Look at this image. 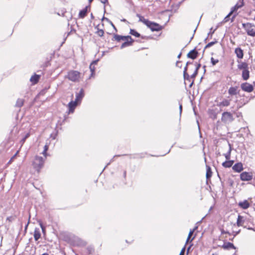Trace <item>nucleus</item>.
<instances>
[{
  "mask_svg": "<svg viewBox=\"0 0 255 255\" xmlns=\"http://www.w3.org/2000/svg\"><path fill=\"white\" fill-rule=\"evenodd\" d=\"M66 77L72 82H78L80 78V73L78 71L71 70L67 73Z\"/></svg>",
  "mask_w": 255,
  "mask_h": 255,
  "instance_id": "obj_5",
  "label": "nucleus"
},
{
  "mask_svg": "<svg viewBox=\"0 0 255 255\" xmlns=\"http://www.w3.org/2000/svg\"><path fill=\"white\" fill-rule=\"evenodd\" d=\"M244 217L241 215H239L237 221V225L238 227L242 226L244 222Z\"/></svg>",
  "mask_w": 255,
  "mask_h": 255,
  "instance_id": "obj_25",
  "label": "nucleus"
},
{
  "mask_svg": "<svg viewBox=\"0 0 255 255\" xmlns=\"http://www.w3.org/2000/svg\"><path fill=\"white\" fill-rule=\"evenodd\" d=\"M198 72L197 69H195L193 73L190 76L192 79H194L197 75L198 74Z\"/></svg>",
  "mask_w": 255,
  "mask_h": 255,
  "instance_id": "obj_38",
  "label": "nucleus"
},
{
  "mask_svg": "<svg viewBox=\"0 0 255 255\" xmlns=\"http://www.w3.org/2000/svg\"><path fill=\"white\" fill-rule=\"evenodd\" d=\"M136 16L139 18V21L143 22L146 25L149 21L148 19H145L143 16L139 14H137Z\"/></svg>",
  "mask_w": 255,
  "mask_h": 255,
  "instance_id": "obj_27",
  "label": "nucleus"
},
{
  "mask_svg": "<svg viewBox=\"0 0 255 255\" xmlns=\"http://www.w3.org/2000/svg\"><path fill=\"white\" fill-rule=\"evenodd\" d=\"M181 54H182V53H181V52H180V53L178 54V55L177 56V58H180V57H181Z\"/></svg>",
  "mask_w": 255,
  "mask_h": 255,
  "instance_id": "obj_58",
  "label": "nucleus"
},
{
  "mask_svg": "<svg viewBox=\"0 0 255 255\" xmlns=\"http://www.w3.org/2000/svg\"><path fill=\"white\" fill-rule=\"evenodd\" d=\"M181 63L180 61H177L176 62V66H178V67H181V65H180V63Z\"/></svg>",
  "mask_w": 255,
  "mask_h": 255,
  "instance_id": "obj_52",
  "label": "nucleus"
},
{
  "mask_svg": "<svg viewBox=\"0 0 255 255\" xmlns=\"http://www.w3.org/2000/svg\"><path fill=\"white\" fill-rule=\"evenodd\" d=\"M34 239L35 241H37L41 237L40 229L38 228H35L34 231Z\"/></svg>",
  "mask_w": 255,
  "mask_h": 255,
  "instance_id": "obj_18",
  "label": "nucleus"
},
{
  "mask_svg": "<svg viewBox=\"0 0 255 255\" xmlns=\"http://www.w3.org/2000/svg\"><path fill=\"white\" fill-rule=\"evenodd\" d=\"M216 43H217V40L216 39H215V40L214 41H212V42L208 43L206 45L205 49L213 46L214 44H216Z\"/></svg>",
  "mask_w": 255,
  "mask_h": 255,
  "instance_id": "obj_36",
  "label": "nucleus"
},
{
  "mask_svg": "<svg viewBox=\"0 0 255 255\" xmlns=\"http://www.w3.org/2000/svg\"><path fill=\"white\" fill-rule=\"evenodd\" d=\"M39 225L42 229V232L44 233L45 231V227L43 226V225L41 222H39Z\"/></svg>",
  "mask_w": 255,
  "mask_h": 255,
  "instance_id": "obj_42",
  "label": "nucleus"
},
{
  "mask_svg": "<svg viewBox=\"0 0 255 255\" xmlns=\"http://www.w3.org/2000/svg\"><path fill=\"white\" fill-rule=\"evenodd\" d=\"M48 148H49V144H46L44 146L43 150H45V151H47V150H48Z\"/></svg>",
  "mask_w": 255,
  "mask_h": 255,
  "instance_id": "obj_45",
  "label": "nucleus"
},
{
  "mask_svg": "<svg viewBox=\"0 0 255 255\" xmlns=\"http://www.w3.org/2000/svg\"><path fill=\"white\" fill-rule=\"evenodd\" d=\"M243 27L246 30L248 35L251 36H255V25L251 23H243Z\"/></svg>",
  "mask_w": 255,
  "mask_h": 255,
  "instance_id": "obj_6",
  "label": "nucleus"
},
{
  "mask_svg": "<svg viewBox=\"0 0 255 255\" xmlns=\"http://www.w3.org/2000/svg\"><path fill=\"white\" fill-rule=\"evenodd\" d=\"M221 100L220 102H218L217 99H216L215 100V102H217V106L221 109L222 108L230 106L232 100V97L229 96L226 98H221Z\"/></svg>",
  "mask_w": 255,
  "mask_h": 255,
  "instance_id": "obj_4",
  "label": "nucleus"
},
{
  "mask_svg": "<svg viewBox=\"0 0 255 255\" xmlns=\"http://www.w3.org/2000/svg\"><path fill=\"white\" fill-rule=\"evenodd\" d=\"M42 153L44 156L45 158H46L48 155L47 151L45 150H43V152H42Z\"/></svg>",
  "mask_w": 255,
  "mask_h": 255,
  "instance_id": "obj_46",
  "label": "nucleus"
},
{
  "mask_svg": "<svg viewBox=\"0 0 255 255\" xmlns=\"http://www.w3.org/2000/svg\"><path fill=\"white\" fill-rule=\"evenodd\" d=\"M208 114L211 118L213 119L217 118V113L213 110H209Z\"/></svg>",
  "mask_w": 255,
  "mask_h": 255,
  "instance_id": "obj_32",
  "label": "nucleus"
},
{
  "mask_svg": "<svg viewBox=\"0 0 255 255\" xmlns=\"http://www.w3.org/2000/svg\"><path fill=\"white\" fill-rule=\"evenodd\" d=\"M121 21H123V22H128V21L126 19H125V18H123V19H121Z\"/></svg>",
  "mask_w": 255,
  "mask_h": 255,
  "instance_id": "obj_56",
  "label": "nucleus"
},
{
  "mask_svg": "<svg viewBox=\"0 0 255 255\" xmlns=\"http://www.w3.org/2000/svg\"><path fill=\"white\" fill-rule=\"evenodd\" d=\"M191 245H190V246L187 248V254H188V253H189V250H190V248H191Z\"/></svg>",
  "mask_w": 255,
  "mask_h": 255,
  "instance_id": "obj_55",
  "label": "nucleus"
},
{
  "mask_svg": "<svg viewBox=\"0 0 255 255\" xmlns=\"http://www.w3.org/2000/svg\"><path fill=\"white\" fill-rule=\"evenodd\" d=\"M198 54V52L196 50V48L191 50L187 55L188 58H190L191 59H196Z\"/></svg>",
  "mask_w": 255,
  "mask_h": 255,
  "instance_id": "obj_13",
  "label": "nucleus"
},
{
  "mask_svg": "<svg viewBox=\"0 0 255 255\" xmlns=\"http://www.w3.org/2000/svg\"><path fill=\"white\" fill-rule=\"evenodd\" d=\"M100 1L102 3L105 4L108 2V0H101Z\"/></svg>",
  "mask_w": 255,
  "mask_h": 255,
  "instance_id": "obj_53",
  "label": "nucleus"
},
{
  "mask_svg": "<svg viewBox=\"0 0 255 255\" xmlns=\"http://www.w3.org/2000/svg\"><path fill=\"white\" fill-rule=\"evenodd\" d=\"M241 88L243 91L248 93L252 92L254 90L253 86L247 82L242 83Z\"/></svg>",
  "mask_w": 255,
  "mask_h": 255,
  "instance_id": "obj_10",
  "label": "nucleus"
},
{
  "mask_svg": "<svg viewBox=\"0 0 255 255\" xmlns=\"http://www.w3.org/2000/svg\"><path fill=\"white\" fill-rule=\"evenodd\" d=\"M24 101V100L22 99H18L15 104V107L21 108L23 105Z\"/></svg>",
  "mask_w": 255,
  "mask_h": 255,
  "instance_id": "obj_30",
  "label": "nucleus"
},
{
  "mask_svg": "<svg viewBox=\"0 0 255 255\" xmlns=\"http://www.w3.org/2000/svg\"><path fill=\"white\" fill-rule=\"evenodd\" d=\"M197 228V227H196L194 229L192 230H190L189 233V234H188V238L186 240V243L185 244L186 245L187 244V243L189 242L192 235L193 234L194 230Z\"/></svg>",
  "mask_w": 255,
  "mask_h": 255,
  "instance_id": "obj_35",
  "label": "nucleus"
},
{
  "mask_svg": "<svg viewBox=\"0 0 255 255\" xmlns=\"http://www.w3.org/2000/svg\"><path fill=\"white\" fill-rule=\"evenodd\" d=\"M42 255H49L47 253H43Z\"/></svg>",
  "mask_w": 255,
  "mask_h": 255,
  "instance_id": "obj_61",
  "label": "nucleus"
},
{
  "mask_svg": "<svg viewBox=\"0 0 255 255\" xmlns=\"http://www.w3.org/2000/svg\"><path fill=\"white\" fill-rule=\"evenodd\" d=\"M182 104H179V110H180V114H181V112H182Z\"/></svg>",
  "mask_w": 255,
  "mask_h": 255,
  "instance_id": "obj_51",
  "label": "nucleus"
},
{
  "mask_svg": "<svg viewBox=\"0 0 255 255\" xmlns=\"http://www.w3.org/2000/svg\"><path fill=\"white\" fill-rule=\"evenodd\" d=\"M30 219V215L29 214V218H28V221L27 224L25 225V227H24V231H25V232H26V231H27V227H28V224L29 223Z\"/></svg>",
  "mask_w": 255,
  "mask_h": 255,
  "instance_id": "obj_40",
  "label": "nucleus"
},
{
  "mask_svg": "<svg viewBox=\"0 0 255 255\" xmlns=\"http://www.w3.org/2000/svg\"><path fill=\"white\" fill-rule=\"evenodd\" d=\"M239 206L243 209H247L250 207V204L247 200H245L243 201L240 202Z\"/></svg>",
  "mask_w": 255,
  "mask_h": 255,
  "instance_id": "obj_15",
  "label": "nucleus"
},
{
  "mask_svg": "<svg viewBox=\"0 0 255 255\" xmlns=\"http://www.w3.org/2000/svg\"><path fill=\"white\" fill-rule=\"evenodd\" d=\"M15 155H16V154H15V155H14L12 157H11V158L10 159V160L9 162H10V161H11V160H12V159L14 157V156H15Z\"/></svg>",
  "mask_w": 255,
  "mask_h": 255,
  "instance_id": "obj_60",
  "label": "nucleus"
},
{
  "mask_svg": "<svg viewBox=\"0 0 255 255\" xmlns=\"http://www.w3.org/2000/svg\"><path fill=\"white\" fill-rule=\"evenodd\" d=\"M87 12V6L81 10L79 13L78 17L80 18H83L86 15Z\"/></svg>",
  "mask_w": 255,
  "mask_h": 255,
  "instance_id": "obj_23",
  "label": "nucleus"
},
{
  "mask_svg": "<svg viewBox=\"0 0 255 255\" xmlns=\"http://www.w3.org/2000/svg\"><path fill=\"white\" fill-rule=\"evenodd\" d=\"M200 67H201V64L200 63L197 64L196 67L195 69H197V71H198V70L200 68Z\"/></svg>",
  "mask_w": 255,
  "mask_h": 255,
  "instance_id": "obj_48",
  "label": "nucleus"
},
{
  "mask_svg": "<svg viewBox=\"0 0 255 255\" xmlns=\"http://www.w3.org/2000/svg\"><path fill=\"white\" fill-rule=\"evenodd\" d=\"M223 248L224 249H235L236 247L234 246L233 243H231L230 242H226L224 243V244L222 246Z\"/></svg>",
  "mask_w": 255,
  "mask_h": 255,
  "instance_id": "obj_21",
  "label": "nucleus"
},
{
  "mask_svg": "<svg viewBox=\"0 0 255 255\" xmlns=\"http://www.w3.org/2000/svg\"><path fill=\"white\" fill-rule=\"evenodd\" d=\"M187 66L186 65L184 68L183 75H185V74H188L187 72Z\"/></svg>",
  "mask_w": 255,
  "mask_h": 255,
  "instance_id": "obj_47",
  "label": "nucleus"
},
{
  "mask_svg": "<svg viewBox=\"0 0 255 255\" xmlns=\"http://www.w3.org/2000/svg\"><path fill=\"white\" fill-rule=\"evenodd\" d=\"M146 26L150 29L152 31H158L162 29V26L159 24L149 21Z\"/></svg>",
  "mask_w": 255,
  "mask_h": 255,
  "instance_id": "obj_9",
  "label": "nucleus"
},
{
  "mask_svg": "<svg viewBox=\"0 0 255 255\" xmlns=\"http://www.w3.org/2000/svg\"><path fill=\"white\" fill-rule=\"evenodd\" d=\"M72 238L74 239L75 240H77V241H80V239L78 238V237H76L75 236H73L72 237Z\"/></svg>",
  "mask_w": 255,
  "mask_h": 255,
  "instance_id": "obj_50",
  "label": "nucleus"
},
{
  "mask_svg": "<svg viewBox=\"0 0 255 255\" xmlns=\"http://www.w3.org/2000/svg\"><path fill=\"white\" fill-rule=\"evenodd\" d=\"M98 61V60H94L92 62L91 64H93V65H95L96 64H97Z\"/></svg>",
  "mask_w": 255,
  "mask_h": 255,
  "instance_id": "obj_49",
  "label": "nucleus"
},
{
  "mask_svg": "<svg viewBox=\"0 0 255 255\" xmlns=\"http://www.w3.org/2000/svg\"><path fill=\"white\" fill-rule=\"evenodd\" d=\"M211 62L213 65H216L217 63L219 62L218 59H215L213 57H211Z\"/></svg>",
  "mask_w": 255,
  "mask_h": 255,
  "instance_id": "obj_37",
  "label": "nucleus"
},
{
  "mask_svg": "<svg viewBox=\"0 0 255 255\" xmlns=\"http://www.w3.org/2000/svg\"><path fill=\"white\" fill-rule=\"evenodd\" d=\"M185 247H186V244L184 245L183 248L182 249V250L179 254V255H184V253H185Z\"/></svg>",
  "mask_w": 255,
  "mask_h": 255,
  "instance_id": "obj_43",
  "label": "nucleus"
},
{
  "mask_svg": "<svg viewBox=\"0 0 255 255\" xmlns=\"http://www.w3.org/2000/svg\"><path fill=\"white\" fill-rule=\"evenodd\" d=\"M184 79L190 83L189 87H191L194 82V79L192 80V78L188 74H185L183 75Z\"/></svg>",
  "mask_w": 255,
  "mask_h": 255,
  "instance_id": "obj_19",
  "label": "nucleus"
},
{
  "mask_svg": "<svg viewBox=\"0 0 255 255\" xmlns=\"http://www.w3.org/2000/svg\"><path fill=\"white\" fill-rule=\"evenodd\" d=\"M129 34L135 37H139L140 36V34L133 29H130Z\"/></svg>",
  "mask_w": 255,
  "mask_h": 255,
  "instance_id": "obj_31",
  "label": "nucleus"
},
{
  "mask_svg": "<svg viewBox=\"0 0 255 255\" xmlns=\"http://www.w3.org/2000/svg\"><path fill=\"white\" fill-rule=\"evenodd\" d=\"M231 14H230V13L224 18L223 21L224 22H227L228 20H229V16L230 15H231Z\"/></svg>",
  "mask_w": 255,
  "mask_h": 255,
  "instance_id": "obj_44",
  "label": "nucleus"
},
{
  "mask_svg": "<svg viewBox=\"0 0 255 255\" xmlns=\"http://www.w3.org/2000/svg\"><path fill=\"white\" fill-rule=\"evenodd\" d=\"M141 37L143 39H148V37L146 36H141Z\"/></svg>",
  "mask_w": 255,
  "mask_h": 255,
  "instance_id": "obj_54",
  "label": "nucleus"
},
{
  "mask_svg": "<svg viewBox=\"0 0 255 255\" xmlns=\"http://www.w3.org/2000/svg\"><path fill=\"white\" fill-rule=\"evenodd\" d=\"M240 179L243 181H251L253 178L252 172L244 171L240 174Z\"/></svg>",
  "mask_w": 255,
  "mask_h": 255,
  "instance_id": "obj_8",
  "label": "nucleus"
},
{
  "mask_svg": "<svg viewBox=\"0 0 255 255\" xmlns=\"http://www.w3.org/2000/svg\"><path fill=\"white\" fill-rule=\"evenodd\" d=\"M96 33L99 36L102 37L104 34V31L103 29L97 28V31L96 32Z\"/></svg>",
  "mask_w": 255,
  "mask_h": 255,
  "instance_id": "obj_34",
  "label": "nucleus"
},
{
  "mask_svg": "<svg viewBox=\"0 0 255 255\" xmlns=\"http://www.w3.org/2000/svg\"><path fill=\"white\" fill-rule=\"evenodd\" d=\"M77 104H78V103L76 102V101H71L68 103V109H69L68 112V114L74 113L75 109Z\"/></svg>",
  "mask_w": 255,
  "mask_h": 255,
  "instance_id": "obj_11",
  "label": "nucleus"
},
{
  "mask_svg": "<svg viewBox=\"0 0 255 255\" xmlns=\"http://www.w3.org/2000/svg\"><path fill=\"white\" fill-rule=\"evenodd\" d=\"M229 148L228 151L226 153H224L223 154V155L226 158V160H230L231 158L232 147H231V145L230 143L229 144Z\"/></svg>",
  "mask_w": 255,
  "mask_h": 255,
  "instance_id": "obj_26",
  "label": "nucleus"
},
{
  "mask_svg": "<svg viewBox=\"0 0 255 255\" xmlns=\"http://www.w3.org/2000/svg\"><path fill=\"white\" fill-rule=\"evenodd\" d=\"M254 0V6H255V0Z\"/></svg>",
  "mask_w": 255,
  "mask_h": 255,
  "instance_id": "obj_64",
  "label": "nucleus"
},
{
  "mask_svg": "<svg viewBox=\"0 0 255 255\" xmlns=\"http://www.w3.org/2000/svg\"><path fill=\"white\" fill-rule=\"evenodd\" d=\"M234 18H235V16H234L232 17V20H231V21H233V20H234Z\"/></svg>",
  "mask_w": 255,
  "mask_h": 255,
  "instance_id": "obj_62",
  "label": "nucleus"
},
{
  "mask_svg": "<svg viewBox=\"0 0 255 255\" xmlns=\"http://www.w3.org/2000/svg\"><path fill=\"white\" fill-rule=\"evenodd\" d=\"M233 170L237 173L241 172L243 169V165L242 162L235 163L232 167Z\"/></svg>",
  "mask_w": 255,
  "mask_h": 255,
  "instance_id": "obj_12",
  "label": "nucleus"
},
{
  "mask_svg": "<svg viewBox=\"0 0 255 255\" xmlns=\"http://www.w3.org/2000/svg\"><path fill=\"white\" fill-rule=\"evenodd\" d=\"M45 162V159L42 157L36 155L32 162L33 168L38 172H40V169L43 167Z\"/></svg>",
  "mask_w": 255,
  "mask_h": 255,
  "instance_id": "obj_2",
  "label": "nucleus"
},
{
  "mask_svg": "<svg viewBox=\"0 0 255 255\" xmlns=\"http://www.w3.org/2000/svg\"><path fill=\"white\" fill-rule=\"evenodd\" d=\"M40 76L37 74H34L31 77L30 81L34 84H36L39 79Z\"/></svg>",
  "mask_w": 255,
  "mask_h": 255,
  "instance_id": "obj_22",
  "label": "nucleus"
},
{
  "mask_svg": "<svg viewBox=\"0 0 255 255\" xmlns=\"http://www.w3.org/2000/svg\"><path fill=\"white\" fill-rule=\"evenodd\" d=\"M244 4L243 1H242L240 4L237 3L234 7H232L230 14H232L235 10H237L238 8L241 7Z\"/></svg>",
  "mask_w": 255,
  "mask_h": 255,
  "instance_id": "obj_28",
  "label": "nucleus"
},
{
  "mask_svg": "<svg viewBox=\"0 0 255 255\" xmlns=\"http://www.w3.org/2000/svg\"><path fill=\"white\" fill-rule=\"evenodd\" d=\"M221 120L223 123L229 124L232 122L234 118L233 114L231 112L226 111L222 114Z\"/></svg>",
  "mask_w": 255,
  "mask_h": 255,
  "instance_id": "obj_7",
  "label": "nucleus"
},
{
  "mask_svg": "<svg viewBox=\"0 0 255 255\" xmlns=\"http://www.w3.org/2000/svg\"><path fill=\"white\" fill-rule=\"evenodd\" d=\"M203 69L204 70V72H205V71H206V66H205V65L203 66Z\"/></svg>",
  "mask_w": 255,
  "mask_h": 255,
  "instance_id": "obj_59",
  "label": "nucleus"
},
{
  "mask_svg": "<svg viewBox=\"0 0 255 255\" xmlns=\"http://www.w3.org/2000/svg\"><path fill=\"white\" fill-rule=\"evenodd\" d=\"M112 40L117 41V42H120L121 40H124L125 42L121 45V49L131 45L134 41L129 35L122 36L116 34L114 35L113 37L112 38Z\"/></svg>",
  "mask_w": 255,
  "mask_h": 255,
  "instance_id": "obj_1",
  "label": "nucleus"
},
{
  "mask_svg": "<svg viewBox=\"0 0 255 255\" xmlns=\"http://www.w3.org/2000/svg\"><path fill=\"white\" fill-rule=\"evenodd\" d=\"M190 63H191L190 62H187L186 63V65H187H187H188V64H190Z\"/></svg>",
  "mask_w": 255,
  "mask_h": 255,
  "instance_id": "obj_63",
  "label": "nucleus"
},
{
  "mask_svg": "<svg viewBox=\"0 0 255 255\" xmlns=\"http://www.w3.org/2000/svg\"><path fill=\"white\" fill-rule=\"evenodd\" d=\"M217 28H216L215 29L213 30V28H211L210 29V32H209L208 33V36L210 34L211 35V37L210 38H212V34L214 33L215 31L216 30Z\"/></svg>",
  "mask_w": 255,
  "mask_h": 255,
  "instance_id": "obj_41",
  "label": "nucleus"
},
{
  "mask_svg": "<svg viewBox=\"0 0 255 255\" xmlns=\"http://www.w3.org/2000/svg\"><path fill=\"white\" fill-rule=\"evenodd\" d=\"M29 136H30V132H27L24 135V136L23 137V138L20 141V143H21V145H23L24 144L26 139Z\"/></svg>",
  "mask_w": 255,
  "mask_h": 255,
  "instance_id": "obj_33",
  "label": "nucleus"
},
{
  "mask_svg": "<svg viewBox=\"0 0 255 255\" xmlns=\"http://www.w3.org/2000/svg\"><path fill=\"white\" fill-rule=\"evenodd\" d=\"M238 89V87L237 86L230 87L228 91L229 96L231 97L237 95L239 93Z\"/></svg>",
  "mask_w": 255,
  "mask_h": 255,
  "instance_id": "obj_14",
  "label": "nucleus"
},
{
  "mask_svg": "<svg viewBox=\"0 0 255 255\" xmlns=\"http://www.w3.org/2000/svg\"><path fill=\"white\" fill-rule=\"evenodd\" d=\"M89 68H90V71H91V75H90V78H91L92 77H94L95 75L96 68L95 67V65H93V64H90V65L89 66Z\"/></svg>",
  "mask_w": 255,
  "mask_h": 255,
  "instance_id": "obj_29",
  "label": "nucleus"
},
{
  "mask_svg": "<svg viewBox=\"0 0 255 255\" xmlns=\"http://www.w3.org/2000/svg\"><path fill=\"white\" fill-rule=\"evenodd\" d=\"M235 53L238 58H243L244 56L243 51L240 47L236 48L235 50Z\"/></svg>",
  "mask_w": 255,
  "mask_h": 255,
  "instance_id": "obj_17",
  "label": "nucleus"
},
{
  "mask_svg": "<svg viewBox=\"0 0 255 255\" xmlns=\"http://www.w3.org/2000/svg\"><path fill=\"white\" fill-rule=\"evenodd\" d=\"M206 177L207 179H209L211 178L212 175V172L211 167L209 165H206Z\"/></svg>",
  "mask_w": 255,
  "mask_h": 255,
  "instance_id": "obj_24",
  "label": "nucleus"
},
{
  "mask_svg": "<svg viewBox=\"0 0 255 255\" xmlns=\"http://www.w3.org/2000/svg\"><path fill=\"white\" fill-rule=\"evenodd\" d=\"M14 219V218L12 216H9L6 218V221L9 223L12 222Z\"/></svg>",
  "mask_w": 255,
  "mask_h": 255,
  "instance_id": "obj_39",
  "label": "nucleus"
},
{
  "mask_svg": "<svg viewBox=\"0 0 255 255\" xmlns=\"http://www.w3.org/2000/svg\"><path fill=\"white\" fill-rule=\"evenodd\" d=\"M224 233L225 234H227H227H229V235H230V234L229 232H224V231H222V234H224Z\"/></svg>",
  "mask_w": 255,
  "mask_h": 255,
  "instance_id": "obj_57",
  "label": "nucleus"
},
{
  "mask_svg": "<svg viewBox=\"0 0 255 255\" xmlns=\"http://www.w3.org/2000/svg\"><path fill=\"white\" fill-rule=\"evenodd\" d=\"M234 162L233 160H226L222 163V166L225 168H230L232 166Z\"/></svg>",
  "mask_w": 255,
  "mask_h": 255,
  "instance_id": "obj_20",
  "label": "nucleus"
},
{
  "mask_svg": "<svg viewBox=\"0 0 255 255\" xmlns=\"http://www.w3.org/2000/svg\"><path fill=\"white\" fill-rule=\"evenodd\" d=\"M84 96V90L83 89H81L79 93H76L75 101L78 103V102L80 101L82 99Z\"/></svg>",
  "mask_w": 255,
  "mask_h": 255,
  "instance_id": "obj_16",
  "label": "nucleus"
},
{
  "mask_svg": "<svg viewBox=\"0 0 255 255\" xmlns=\"http://www.w3.org/2000/svg\"><path fill=\"white\" fill-rule=\"evenodd\" d=\"M238 68L242 70V77L244 80H247L250 77V71L248 64L245 62H242L238 65Z\"/></svg>",
  "mask_w": 255,
  "mask_h": 255,
  "instance_id": "obj_3",
  "label": "nucleus"
}]
</instances>
